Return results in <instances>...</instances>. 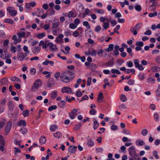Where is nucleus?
Listing matches in <instances>:
<instances>
[{"instance_id": "nucleus-1", "label": "nucleus", "mask_w": 160, "mask_h": 160, "mask_svg": "<svg viewBox=\"0 0 160 160\" xmlns=\"http://www.w3.org/2000/svg\"><path fill=\"white\" fill-rule=\"evenodd\" d=\"M142 25V23L141 22L137 23L133 28H131V32L133 33L134 35H136L137 34V31L139 29Z\"/></svg>"}, {"instance_id": "nucleus-2", "label": "nucleus", "mask_w": 160, "mask_h": 160, "mask_svg": "<svg viewBox=\"0 0 160 160\" xmlns=\"http://www.w3.org/2000/svg\"><path fill=\"white\" fill-rule=\"evenodd\" d=\"M128 152L130 156L133 158L136 156H138L136 153V149L133 146H132L129 148Z\"/></svg>"}, {"instance_id": "nucleus-3", "label": "nucleus", "mask_w": 160, "mask_h": 160, "mask_svg": "<svg viewBox=\"0 0 160 160\" xmlns=\"http://www.w3.org/2000/svg\"><path fill=\"white\" fill-rule=\"evenodd\" d=\"M133 62L136 68H138L140 71H142L144 69V68L142 65L139 64V61L138 59H134Z\"/></svg>"}, {"instance_id": "nucleus-4", "label": "nucleus", "mask_w": 160, "mask_h": 160, "mask_svg": "<svg viewBox=\"0 0 160 160\" xmlns=\"http://www.w3.org/2000/svg\"><path fill=\"white\" fill-rule=\"evenodd\" d=\"M60 78L61 80L64 82L68 83L70 81L68 79V77L66 75L64 72L61 74Z\"/></svg>"}, {"instance_id": "nucleus-5", "label": "nucleus", "mask_w": 160, "mask_h": 160, "mask_svg": "<svg viewBox=\"0 0 160 160\" xmlns=\"http://www.w3.org/2000/svg\"><path fill=\"white\" fill-rule=\"evenodd\" d=\"M78 109H73L72 111L69 113L70 118L72 119H73L77 115L76 112H77Z\"/></svg>"}, {"instance_id": "nucleus-6", "label": "nucleus", "mask_w": 160, "mask_h": 160, "mask_svg": "<svg viewBox=\"0 0 160 160\" xmlns=\"http://www.w3.org/2000/svg\"><path fill=\"white\" fill-rule=\"evenodd\" d=\"M12 125V122L9 121L4 129V132H5L6 134L7 135L10 131Z\"/></svg>"}, {"instance_id": "nucleus-7", "label": "nucleus", "mask_w": 160, "mask_h": 160, "mask_svg": "<svg viewBox=\"0 0 160 160\" xmlns=\"http://www.w3.org/2000/svg\"><path fill=\"white\" fill-rule=\"evenodd\" d=\"M41 81L40 79H38L36 80L34 82L33 87L36 89H38L41 86Z\"/></svg>"}, {"instance_id": "nucleus-8", "label": "nucleus", "mask_w": 160, "mask_h": 160, "mask_svg": "<svg viewBox=\"0 0 160 160\" xmlns=\"http://www.w3.org/2000/svg\"><path fill=\"white\" fill-rule=\"evenodd\" d=\"M61 92L62 93H66L68 94H69L71 93L72 90L69 87H64L62 88Z\"/></svg>"}, {"instance_id": "nucleus-9", "label": "nucleus", "mask_w": 160, "mask_h": 160, "mask_svg": "<svg viewBox=\"0 0 160 160\" xmlns=\"http://www.w3.org/2000/svg\"><path fill=\"white\" fill-rule=\"evenodd\" d=\"M77 148V146L70 145L68 147V151L71 153H74L76 152Z\"/></svg>"}, {"instance_id": "nucleus-10", "label": "nucleus", "mask_w": 160, "mask_h": 160, "mask_svg": "<svg viewBox=\"0 0 160 160\" xmlns=\"http://www.w3.org/2000/svg\"><path fill=\"white\" fill-rule=\"evenodd\" d=\"M48 47L50 48V50L51 51H55L57 49L56 46L53 45L52 42H49L48 44Z\"/></svg>"}, {"instance_id": "nucleus-11", "label": "nucleus", "mask_w": 160, "mask_h": 160, "mask_svg": "<svg viewBox=\"0 0 160 160\" xmlns=\"http://www.w3.org/2000/svg\"><path fill=\"white\" fill-rule=\"evenodd\" d=\"M66 74V75L68 77V79L70 81L72 80V78L73 77V75L72 72L69 71H66L65 72H64Z\"/></svg>"}, {"instance_id": "nucleus-12", "label": "nucleus", "mask_w": 160, "mask_h": 160, "mask_svg": "<svg viewBox=\"0 0 160 160\" xmlns=\"http://www.w3.org/2000/svg\"><path fill=\"white\" fill-rule=\"evenodd\" d=\"M156 0H150V3L151 2L152 4L150 5L149 9L150 10H153L155 9V7L156 6L155 4Z\"/></svg>"}, {"instance_id": "nucleus-13", "label": "nucleus", "mask_w": 160, "mask_h": 160, "mask_svg": "<svg viewBox=\"0 0 160 160\" xmlns=\"http://www.w3.org/2000/svg\"><path fill=\"white\" fill-rule=\"evenodd\" d=\"M46 140L47 139L46 137L43 135L42 136L39 138V143L41 145L45 144L46 142Z\"/></svg>"}, {"instance_id": "nucleus-14", "label": "nucleus", "mask_w": 160, "mask_h": 160, "mask_svg": "<svg viewBox=\"0 0 160 160\" xmlns=\"http://www.w3.org/2000/svg\"><path fill=\"white\" fill-rule=\"evenodd\" d=\"M63 37V35L62 34H60L58 36L57 38L56 39V42H62V38Z\"/></svg>"}, {"instance_id": "nucleus-15", "label": "nucleus", "mask_w": 160, "mask_h": 160, "mask_svg": "<svg viewBox=\"0 0 160 160\" xmlns=\"http://www.w3.org/2000/svg\"><path fill=\"white\" fill-rule=\"evenodd\" d=\"M103 93L102 92H100L98 95V98H97V101L98 103H101L102 102L101 99L103 98Z\"/></svg>"}, {"instance_id": "nucleus-16", "label": "nucleus", "mask_w": 160, "mask_h": 160, "mask_svg": "<svg viewBox=\"0 0 160 160\" xmlns=\"http://www.w3.org/2000/svg\"><path fill=\"white\" fill-rule=\"evenodd\" d=\"M41 49L40 47H34L32 49V52L34 54H36L38 53Z\"/></svg>"}, {"instance_id": "nucleus-17", "label": "nucleus", "mask_w": 160, "mask_h": 160, "mask_svg": "<svg viewBox=\"0 0 160 160\" xmlns=\"http://www.w3.org/2000/svg\"><path fill=\"white\" fill-rule=\"evenodd\" d=\"M17 58L18 60L20 61H22L24 58L23 53L22 52L19 53L17 55Z\"/></svg>"}, {"instance_id": "nucleus-18", "label": "nucleus", "mask_w": 160, "mask_h": 160, "mask_svg": "<svg viewBox=\"0 0 160 160\" xmlns=\"http://www.w3.org/2000/svg\"><path fill=\"white\" fill-rule=\"evenodd\" d=\"M136 145L138 146H142L145 144L143 141L140 139L137 140L136 142Z\"/></svg>"}, {"instance_id": "nucleus-19", "label": "nucleus", "mask_w": 160, "mask_h": 160, "mask_svg": "<svg viewBox=\"0 0 160 160\" xmlns=\"http://www.w3.org/2000/svg\"><path fill=\"white\" fill-rule=\"evenodd\" d=\"M53 136L55 138H59L62 137V134L60 132H58L53 133Z\"/></svg>"}, {"instance_id": "nucleus-20", "label": "nucleus", "mask_w": 160, "mask_h": 160, "mask_svg": "<svg viewBox=\"0 0 160 160\" xmlns=\"http://www.w3.org/2000/svg\"><path fill=\"white\" fill-rule=\"evenodd\" d=\"M99 123L97 120H94L93 123V128L94 130L96 129L99 127Z\"/></svg>"}, {"instance_id": "nucleus-21", "label": "nucleus", "mask_w": 160, "mask_h": 160, "mask_svg": "<svg viewBox=\"0 0 160 160\" xmlns=\"http://www.w3.org/2000/svg\"><path fill=\"white\" fill-rule=\"evenodd\" d=\"M8 82V80L6 78H3L1 79V81H0V83H1L2 85H4L7 84Z\"/></svg>"}, {"instance_id": "nucleus-22", "label": "nucleus", "mask_w": 160, "mask_h": 160, "mask_svg": "<svg viewBox=\"0 0 160 160\" xmlns=\"http://www.w3.org/2000/svg\"><path fill=\"white\" fill-rule=\"evenodd\" d=\"M26 123L25 120L21 119L18 123V126H21L22 125L23 127L26 126Z\"/></svg>"}, {"instance_id": "nucleus-23", "label": "nucleus", "mask_w": 160, "mask_h": 160, "mask_svg": "<svg viewBox=\"0 0 160 160\" xmlns=\"http://www.w3.org/2000/svg\"><path fill=\"white\" fill-rule=\"evenodd\" d=\"M8 105L10 110H13L14 108V104L12 102L10 101L8 102Z\"/></svg>"}, {"instance_id": "nucleus-24", "label": "nucleus", "mask_w": 160, "mask_h": 160, "mask_svg": "<svg viewBox=\"0 0 160 160\" xmlns=\"http://www.w3.org/2000/svg\"><path fill=\"white\" fill-rule=\"evenodd\" d=\"M97 67V66L94 63H91L89 67L87 68V69H95Z\"/></svg>"}, {"instance_id": "nucleus-25", "label": "nucleus", "mask_w": 160, "mask_h": 160, "mask_svg": "<svg viewBox=\"0 0 160 160\" xmlns=\"http://www.w3.org/2000/svg\"><path fill=\"white\" fill-rule=\"evenodd\" d=\"M57 92H58L56 90L52 92L51 94V98L53 99L56 98L57 95Z\"/></svg>"}, {"instance_id": "nucleus-26", "label": "nucleus", "mask_w": 160, "mask_h": 160, "mask_svg": "<svg viewBox=\"0 0 160 160\" xmlns=\"http://www.w3.org/2000/svg\"><path fill=\"white\" fill-rule=\"evenodd\" d=\"M100 21L101 22H104L106 21L110 22V20L109 19L108 17L106 16L104 17H101L100 18Z\"/></svg>"}, {"instance_id": "nucleus-27", "label": "nucleus", "mask_w": 160, "mask_h": 160, "mask_svg": "<svg viewBox=\"0 0 160 160\" xmlns=\"http://www.w3.org/2000/svg\"><path fill=\"white\" fill-rule=\"evenodd\" d=\"M4 22L12 24H13L14 22L13 20L12 19L7 18L4 20Z\"/></svg>"}, {"instance_id": "nucleus-28", "label": "nucleus", "mask_w": 160, "mask_h": 160, "mask_svg": "<svg viewBox=\"0 0 160 160\" xmlns=\"http://www.w3.org/2000/svg\"><path fill=\"white\" fill-rule=\"evenodd\" d=\"M114 64L112 60H110L108 62L105 63L104 65L106 67H111Z\"/></svg>"}, {"instance_id": "nucleus-29", "label": "nucleus", "mask_w": 160, "mask_h": 160, "mask_svg": "<svg viewBox=\"0 0 160 160\" xmlns=\"http://www.w3.org/2000/svg\"><path fill=\"white\" fill-rule=\"evenodd\" d=\"M11 80L12 81H16L18 82H20L21 81L20 79L15 76L12 77L11 78Z\"/></svg>"}, {"instance_id": "nucleus-30", "label": "nucleus", "mask_w": 160, "mask_h": 160, "mask_svg": "<svg viewBox=\"0 0 160 160\" xmlns=\"http://www.w3.org/2000/svg\"><path fill=\"white\" fill-rule=\"evenodd\" d=\"M26 33L22 31L19 32L18 34L19 38L24 37Z\"/></svg>"}, {"instance_id": "nucleus-31", "label": "nucleus", "mask_w": 160, "mask_h": 160, "mask_svg": "<svg viewBox=\"0 0 160 160\" xmlns=\"http://www.w3.org/2000/svg\"><path fill=\"white\" fill-rule=\"evenodd\" d=\"M58 129L57 126L56 124L52 125L50 126V130L52 132H54L55 129Z\"/></svg>"}, {"instance_id": "nucleus-32", "label": "nucleus", "mask_w": 160, "mask_h": 160, "mask_svg": "<svg viewBox=\"0 0 160 160\" xmlns=\"http://www.w3.org/2000/svg\"><path fill=\"white\" fill-rule=\"evenodd\" d=\"M111 72L113 74L116 73L117 74H120L121 73V72L118 70L114 69H112Z\"/></svg>"}, {"instance_id": "nucleus-33", "label": "nucleus", "mask_w": 160, "mask_h": 160, "mask_svg": "<svg viewBox=\"0 0 160 160\" xmlns=\"http://www.w3.org/2000/svg\"><path fill=\"white\" fill-rule=\"evenodd\" d=\"M151 70L152 72H156L158 71L159 70H160V68L158 67L154 66L151 68Z\"/></svg>"}, {"instance_id": "nucleus-34", "label": "nucleus", "mask_w": 160, "mask_h": 160, "mask_svg": "<svg viewBox=\"0 0 160 160\" xmlns=\"http://www.w3.org/2000/svg\"><path fill=\"white\" fill-rule=\"evenodd\" d=\"M94 143L92 139H90L87 143V145L89 147H92L94 145Z\"/></svg>"}, {"instance_id": "nucleus-35", "label": "nucleus", "mask_w": 160, "mask_h": 160, "mask_svg": "<svg viewBox=\"0 0 160 160\" xmlns=\"http://www.w3.org/2000/svg\"><path fill=\"white\" fill-rule=\"evenodd\" d=\"M114 45L113 44H110L109 45L108 48H107V51L111 52L113 50Z\"/></svg>"}, {"instance_id": "nucleus-36", "label": "nucleus", "mask_w": 160, "mask_h": 160, "mask_svg": "<svg viewBox=\"0 0 160 160\" xmlns=\"http://www.w3.org/2000/svg\"><path fill=\"white\" fill-rule=\"evenodd\" d=\"M2 144L5 145V143L4 137L2 135H1L0 136V145Z\"/></svg>"}, {"instance_id": "nucleus-37", "label": "nucleus", "mask_w": 160, "mask_h": 160, "mask_svg": "<svg viewBox=\"0 0 160 160\" xmlns=\"http://www.w3.org/2000/svg\"><path fill=\"white\" fill-rule=\"evenodd\" d=\"M120 99L122 102H125L127 100V98L125 95L124 94H122L121 95Z\"/></svg>"}, {"instance_id": "nucleus-38", "label": "nucleus", "mask_w": 160, "mask_h": 160, "mask_svg": "<svg viewBox=\"0 0 160 160\" xmlns=\"http://www.w3.org/2000/svg\"><path fill=\"white\" fill-rule=\"evenodd\" d=\"M6 120L5 119H3L0 122V129L2 128L6 124Z\"/></svg>"}, {"instance_id": "nucleus-39", "label": "nucleus", "mask_w": 160, "mask_h": 160, "mask_svg": "<svg viewBox=\"0 0 160 160\" xmlns=\"http://www.w3.org/2000/svg\"><path fill=\"white\" fill-rule=\"evenodd\" d=\"M154 118L156 122H158L159 121V117L158 114L157 113H155L154 114Z\"/></svg>"}, {"instance_id": "nucleus-40", "label": "nucleus", "mask_w": 160, "mask_h": 160, "mask_svg": "<svg viewBox=\"0 0 160 160\" xmlns=\"http://www.w3.org/2000/svg\"><path fill=\"white\" fill-rule=\"evenodd\" d=\"M45 33L44 32H42L41 33L38 34L37 35V37L41 39L45 36Z\"/></svg>"}, {"instance_id": "nucleus-41", "label": "nucleus", "mask_w": 160, "mask_h": 160, "mask_svg": "<svg viewBox=\"0 0 160 160\" xmlns=\"http://www.w3.org/2000/svg\"><path fill=\"white\" fill-rule=\"evenodd\" d=\"M82 125V124L81 123H79L78 124H76L74 128V130L76 131L78 130L81 128Z\"/></svg>"}, {"instance_id": "nucleus-42", "label": "nucleus", "mask_w": 160, "mask_h": 160, "mask_svg": "<svg viewBox=\"0 0 160 160\" xmlns=\"http://www.w3.org/2000/svg\"><path fill=\"white\" fill-rule=\"evenodd\" d=\"M9 13L10 15L14 17L17 14V11L15 10H12L11 12H10Z\"/></svg>"}, {"instance_id": "nucleus-43", "label": "nucleus", "mask_w": 160, "mask_h": 160, "mask_svg": "<svg viewBox=\"0 0 160 160\" xmlns=\"http://www.w3.org/2000/svg\"><path fill=\"white\" fill-rule=\"evenodd\" d=\"M72 31L68 29L67 31L64 32V34L66 36H68L71 35H72Z\"/></svg>"}, {"instance_id": "nucleus-44", "label": "nucleus", "mask_w": 160, "mask_h": 160, "mask_svg": "<svg viewBox=\"0 0 160 160\" xmlns=\"http://www.w3.org/2000/svg\"><path fill=\"white\" fill-rule=\"evenodd\" d=\"M77 27V26L74 23H71L69 25V27L70 28L74 29Z\"/></svg>"}, {"instance_id": "nucleus-45", "label": "nucleus", "mask_w": 160, "mask_h": 160, "mask_svg": "<svg viewBox=\"0 0 160 160\" xmlns=\"http://www.w3.org/2000/svg\"><path fill=\"white\" fill-rule=\"evenodd\" d=\"M57 107L56 105H53L50 107L48 108V110L51 111L53 110H55L57 108Z\"/></svg>"}, {"instance_id": "nucleus-46", "label": "nucleus", "mask_w": 160, "mask_h": 160, "mask_svg": "<svg viewBox=\"0 0 160 160\" xmlns=\"http://www.w3.org/2000/svg\"><path fill=\"white\" fill-rule=\"evenodd\" d=\"M135 8L138 12H140L141 11L142 8L140 5H136L135 6Z\"/></svg>"}, {"instance_id": "nucleus-47", "label": "nucleus", "mask_w": 160, "mask_h": 160, "mask_svg": "<svg viewBox=\"0 0 160 160\" xmlns=\"http://www.w3.org/2000/svg\"><path fill=\"white\" fill-rule=\"evenodd\" d=\"M83 24L84 26H86L88 28H90V26L88 21H84L83 22Z\"/></svg>"}, {"instance_id": "nucleus-48", "label": "nucleus", "mask_w": 160, "mask_h": 160, "mask_svg": "<svg viewBox=\"0 0 160 160\" xmlns=\"http://www.w3.org/2000/svg\"><path fill=\"white\" fill-rule=\"evenodd\" d=\"M148 133V131L146 129H144L142 130L141 131V134H142L144 136H146Z\"/></svg>"}, {"instance_id": "nucleus-49", "label": "nucleus", "mask_w": 160, "mask_h": 160, "mask_svg": "<svg viewBox=\"0 0 160 160\" xmlns=\"http://www.w3.org/2000/svg\"><path fill=\"white\" fill-rule=\"evenodd\" d=\"M95 11L98 13L103 14L104 12V11L103 9L100 10L98 9H96L95 10Z\"/></svg>"}, {"instance_id": "nucleus-50", "label": "nucleus", "mask_w": 160, "mask_h": 160, "mask_svg": "<svg viewBox=\"0 0 160 160\" xmlns=\"http://www.w3.org/2000/svg\"><path fill=\"white\" fill-rule=\"evenodd\" d=\"M22 114L24 117L28 116L29 115V111L28 110H24L22 112Z\"/></svg>"}, {"instance_id": "nucleus-51", "label": "nucleus", "mask_w": 160, "mask_h": 160, "mask_svg": "<svg viewBox=\"0 0 160 160\" xmlns=\"http://www.w3.org/2000/svg\"><path fill=\"white\" fill-rule=\"evenodd\" d=\"M103 27L104 29H107L109 27V24L108 22H106L104 23Z\"/></svg>"}, {"instance_id": "nucleus-52", "label": "nucleus", "mask_w": 160, "mask_h": 160, "mask_svg": "<svg viewBox=\"0 0 160 160\" xmlns=\"http://www.w3.org/2000/svg\"><path fill=\"white\" fill-rule=\"evenodd\" d=\"M153 155L157 159L159 158V157L158 155V153L157 151H154L153 152Z\"/></svg>"}, {"instance_id": "nucleus-53", "label": "nucleus", "mask_w": 160, "mask_h": 160, "mask_svg": "<svg viewBox=\"0 0 160 160\" xmlns=\"http://www.w3.org/2000/svg\"><path fill=\"white\" fill-rule=\"evenodd\" d=\"M20 131L21 133L24 134L28 132V131L25 128H21L20 129Z\"/></svg>"}, {"instance_id": "nucleus-54", "label": "nucleus", "mask_w": 160, "mask_h": 160, "mask_svg": "<svg viewBox=\"0 0 160 160\" xmlns=\"http://www.w3.org/2000/svg\"><path fill=\"white\" fill-rule=\"evenodd\" d=\"M155 81V80L151 78H149L147 80V82H148V83H154Z\"/></svg>"}, {"instance_id": "nucleus-55", "label": "nucleus", "mask_w": 160, "mask_h": 160, "mask_svg": "<svg viewBox=\"0 0 160 160\" xmlns=\"http://www.w3.org/2000/svg\"><path fill=\"white\" fill-rule=\"evenodd\" d=\"M59 25V23L58 22L54 21L52 23V27L53 28H57Z\"/></svg>"}, {"instance_id": "nucleus-56", "label": "nucleus", "mask_w": 160, "mask_h": 160, "mask_svg": "<svg viewBox=\"0 0 160 160\" xmlns=\"http://www.w3.org/2000/svg\"><path fill=\"white\" fill-rule=\"evenodd\" d=\"M10 50L12 53H14L17 51V48L15 46H12L10 48Z\"/></svg>"}, {"instance_id": "nucleus-57", "label": "nucleus", "mask_w": 160, "mask_h": 160, "mask_svg": "<svg viewBox=\"0 0 160 160\" xmlns=\"http://www.w3.org/2000/svg\"><path fill=\"white\" fill-rule=\"evenodd\" d=\"M157 15V13L156 12H154L153 13H150L149 14L148 16L152 18L156 16Z\"/></svg>"}, {"instance_id": "nucleus-58", "label": "nucleus", "mask_w": 160, "mask_h": 160, "mask_svg": "<svg viewBox=\"0 0 160 160\" xmlns=\"http://www.w3.org/2000/svg\"><path fill=\"white\" fill-rule=\"evenodd\" d=\"M139 78L141 80H143L145 78L143 74L142 73H140L138 74V75Z\"/></svg>"}, {"instance_id": "nucleus-59", "label": "nucleus", "mask_w": 160, "mask_h": 160, "mask_svg": "<svg viewBox=\"0 0 160 160\" xmlns=\"http://www.w3.org/2000/svg\"><path fill=\"white\" fill-rule=\"evenodd\" d=\"M92 78L91 77H89L88 78L87 85V86H88L90 85L91 82Z\"/></svg>"}, {"instance_id": "nucleus-60", "label": "nucleus", "mask_w": 160, "mask_h": 160, "mask_svg": "<svg viewBox=\"0 0 160 160\" xmlns=\"http://www.w3.org/2000/svg\"><path fill=\"white\" fill-rule=\"evenodd\" d=\"M14 149H15L14 151V153L16 155L18 152L20 153L21 152V150L18 148L15 147Z\"/></svg>"}, {"instance_id": "nucleus-61", "label": "nucleus", "mask_w": 160, "mask_h": 160, "mask_svg": "<svg viewBox=\"0 0 160 160\" xmlns=\"http://www.w3.org/2000/svg\"><path fill=\"white\" fill-rule=\"evenodd\" d=\"M127 52L128 53H130V55L131 56H132L133 55V53H132V49L130 48H127Z\"/></svg>"}, {"instance_id": "nucleus-62", "label": "nucleus", "mask_w": 160, "mask_h": 160, "mask_svg": "<svg viewBox=\"0 0 160 160\" xmlns=\"http://www.w3.org/2000/svg\"><path fill=\"white\" fill-rule=\"evenodd\" d=\"M135 45L137 46L142 47L143 46V43L142 42H136Z\"/></svg>"}, {"instance_id": "nucleus-63", "label": "nucleus", "mask_w": 160, "mask_h": 160, "mask_svg": "<svg viewBox=\"0 0 160 160\" xmlns=\"http://www.w3.org/2000/svg\"><path fill=\"white\" fill-rule=\"evenodd\" d=\"M89 113L91 115H94L96 114V111L94 109H91L89 111Z\"/></svg>"}, {"instance_id": "nucleus-64", "label": "nucleus", "mask_w": 160, "mask_h": 160, "mask_svg": "<svg viewBox=\"0 0 160 160\" xmlns=\"http://www.w3.org/2000/svg\"><path fill=\"white\" fill-rule=\"evenodd\" d=\"M79 36V32L78 30L75 31L73 33V36L74 37H77Z\"/></svg>"}]
</instances>
